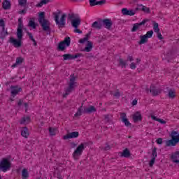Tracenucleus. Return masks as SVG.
<instances>
[{
	"mask_svg": "<svg viewBox=\"0 0 179 179\" xmlns=\"http://www.w3.org/2000/svg\"><path fill=\"white\" fill-rule=\"evenodd\" d=\"M157 38L159 39V40H163V36L162 35V34L160 33V31H159L158 32H157Z\"/></svg>",
	"mask_w": 179,
	"mask_h": 179,
	"instance_id": "3c124183",
	"label": "nucleus"
},
{
	"mask_svg": "<svg viewBox=\"0 0 179 179\" xmlns=\"http://www.w3.org/2000/svg\"><path fill=\"white\" fill-rule=\"evenodd\" d=\"M148 41H149V40L145 35L140 36V41H138V44L140 45H142V44H145V43H148Z\"/></svg>",
	"mask_w": 179,
	"mask_h": 179,
	"instance_id": "cd10ccee",
	"label": "nucleus"
},
{
	"mask_svg": "<svg viewBox=\"0 0 179 179\" xmlns=\"http://www.w3.org/2000/svg\"><path fill=\"white\" fill-rule=\"evenodd\" d=\"M76 87V77L75 74H71L70 76V80L69 83V87L66 90V93L63 95V97H66L70 93H72L75 88Z\"/></svg>",
	"mask_w": 179,
	"mask_h": 179,
	"instance_id": "39448f33",
	"label": "nucleus"
},
{
	"mask_svg": "<svg viewBox=\"0 0 179 179\" xmlns=\"http://www.w3.org/2000/svg\"><path fill=\"white\" fill-rule=\"evenodd\" d=\"M147 22H149V20L145 19V20H143L140 23L134 24L133 27L131 29L132 33H134V31H136V30H138V29H139V27H141V26H143V24H145Z\"/></svg>",
	"mask_w": 179,
	"mask_h": 179,
	"instance_id": "4468645a",
	"label": "nucleus"
},
{
	"mask_svg": "<svg viewBox=\"0 0 179 179\" xmlns=\"http://www.w3.org/2000/svg\"><path fill=\"white\" fill-rule=\"evenodd\" d=\"M21 135L23 138H29L30 134L29 133V129L24 127L21 129Z\"/></svg>",
	"mask_w": 179,
	"mask_h": 179,
	"instance_id": "393cba45",
	"label": "nucleus"
},
{
	"mask_svg": "<svg viewBox=\"0 0 179 179\" xmlns=\"http://www.w3.org/2000/svg\"><path fill=\"white\" fill-rule=\"evenodd\" d=\"M22 104H23V100L20 99L19 101L17 102L18 107H20V106H22Z\"/></svg>",
	"mask_w": 179,
	"mask_h": 179,
	"instance_id": "e2e57ef3",
	"label": "nucleus"
},
{
	"mask_svg": "<svg viewBox=\"0 0 179 179\" xmlns=\"http://www.w3.org/2000/svg\"><path fill=\"white\" fill-rule=\"evenodd\" d=\"M156 162V158H152L151 159V160L149 162V166L150 167H153V164H155V162Z\"/></svg>",
	"mask_w": 179,
	"mask_h": 179,
	"instance_id": "a18cd8bd",
	"label": "nucleus"
},
{
	"mask_svg": "<svg viewBox=\"0 0 179 179\" xmlns=\"http://www.w3.org/2000/svg\"><path fill=\"white\" fill-rule=\"evenodd\" d=\"M136 104H138V100L136 99L133 100V101L131 102V105L136 106Z\"/></svg>",
	"mask_w": 179,
	"mask_h": 179,
	"instance_id": "680f3d73",
	"label": "nucleus"
},
{
	"mask_svg": "<svg viewBox=\"0 0 179 179\" xmlns=\"http://www.w3.org/2000/svg\"><path fill=\"white\" fill-rule=\"evenodd\" d=\"M0 27H2V29L5 27V21L3 20H0Z\"/></svg>",
	"mask_w": 179,
	"mask_h": 179,
	"instance_id": "603ef678",
	"label": "nucleus"
},
{
	"mask_svg": "<svg viewBox=\"0 0 179 179\" xmlns=\"http://www.w3.org/2000/svg\"><path fill=\"white\" fill-rule=\"evenodd\" d=\"M120 157H125L126 159H128L129 157H131V151H129V149L126 148L123 150L122 152H120Z\"/></svg>",
	"mask_w": 179,
	"mask_h": 179,
	"instance_id": "412c9836",
	"label": "nucleus"
},
{
	"mask_svg": "<svg viewBox=\"0 0 179 179\" xmlns=\"http://www.w3.org/2000/svg\"><path fill=\"white\" fill-rule=\"evenodd\" d=\"M20 15H22V13L24 15L26 13V10H22L19 11Z\"/></svg>",
	"mask_w": 179,
	"mask_h": 179,
	"instance_id": "0e129e2a",
	"label": "nucleus"
},
{
	"mask_svg": "<svg viewBox=\"0 0 179 179\" xmlns=\"http://www.w3.org/2000/svg\"><path fill=\"white\" fill-rule=\"evenodd\" d=\"M71 147L72 149H75V148H76V146H78L77 143H75L73 142L70 143Z\"/></svg>",
	"mask_w": 179,
	"mask_h": 179,
	"instance_id": "4d7b16f0",
	"label": "nucleus"
},
{
	"mask_svg": "<svg viewBox=\"0 0 179 179\" xmlns=\"http://www.w3.org/2000/svg\"><path fill=\"white\" fill-rule=\"evenodd\" d=\"M101 22L102 27H104L107 30H111V27H113V21L111 20V19H101Z\"/></svg>",
	"mask_w": 179,
	"mask_h": 179,
	"instance_id": "6e6552de",
	"label": "nucleus"
},
{
	"mask_svg": "<svg viewBox=\"0 0 179 179\" xmlns=\"http://www.w3.org/2000/svg\"><path fill=\"white\" fill-rule=\"evenodd\" d=\"M22 179H27L29 178V171L26 169H22Z\"/></svg>",
	"mask_w": 179,
	"mask_h": 179,
	"instance_id": "473e14b6",
	"label": "nucleus"
},
{
	"mask_svg": "<svg viewBox=\"0 0 179 179\" xmlns=\"http://www.w3.org/2000/svg\"><path fill=\"white\" fill-rule=\"evenodd\" d=\"M76 19L71 20V26L74 29H78L80 26V17H79V15L78 14H76Z\"/></svg>",
	"mask_w": 179,
	"mask_h": 179,
	"instance_id": "f8f14e48",
	"label": "nucleus"
},
{
	"mask_svg": "<svg viewBox=\"0 0 179 179\" xmlns=\"http://www.w3.org/2000/svg\"><path fill=\"white\" fill-rule=\"evenodd\" d=\"M62 42L64 43V45H66V47H69V45H71V38L69 36H67Z\"/></svg>",
	"mask_w": 179,
	"mask_h": 179,
	"instance_id": "2f4dec72",
	"label": "nucleus"
},
{
	"mask_svg": "<svg viewBox=\"0 0 179 179\" xmlns=\"http://www.w3.org/2000/svg\"><path fill=\"white\" fill-rule=\"evenodd\" d=\"M171 140L166 142V146L170 148L171 146H176L179 143V133L178 131H172L169 135Z\"/></svg>",
	"mask_w": 179,
	"mask_h": 179,
	"instance_id": "7ed1b4c3",
	"label": "nucleus"
},
{
	"mask_svg": "<svg viewBox=\"0 0 179 179\" xmlns=\"http://www.w3.org/2000/svg\"><path fill=\"white\" fill-rule=\"evenodd\" d=\"M169 99H174L176 97V92L173 90H170L168 93Z\"/></svg>",
	"mask_w": 179,
	"mask_h": 179,
	"instance_id": "c9c22d12",
	"label": "nucleus"
},
{
	"mask_svg": "<svg viewBox=\"0 0 179 179\" xmlns=\"http://www.w3.org/2000/svg\"><path fill=\"white\" fill-rule=\"evenodd\" d=\"M74 33H78V34H82L83 31L78 28H75Z\"/></svg>",
	"mask_w": 179,
	"mask_h": 179,
	"instance_id": "bf43d9fd",
	"label": "nucleus"
},
{
	"mask_svg": "<svg viewBox=\"0 0 179 179\" xmlns=\"http://www.w3.org/2000/svg\"><path fill=\"white\" fill-rule=\"evenodd\" d=\"M30 122V117L27 116V117H23L20 120V124H29Z\"/></svg>",
	"mask_w": 179,
	"mask_h": 179,
	"instance_id": "c756f323",
	"label": "nucleus"
},
{
	"mask_svg": "<svg viewBox=\"0 0 179 179\" xmlns=\"http://www.w3.org/2000/svg\"><path fill=\"white\" fill-rule=\"evenodd\" d=\"M110 145H108L105 147L104 150H110Z\"/></svg>",
	"mask_w": 179,
	"mask_h": 179,
	"instance_id": "69168bd1",
	"label": "nucleus"
},
{
	"mask_svg": "<svg viewBox=\"0 0 179 179\" xmlns=\"http://www.w3.org/2000/svg\"><path fill=\"white\" fill-rule=\"evenodd\" d=\"M127 62L128 61H129L130 62H132V61H134V57L131 56V55H129L127 57V59L126 60Z\"/></svg>",
	"mask_w": 179,
	"mask_h": 179,
	"instance_id": "864d4df0",
	"label": "nucleus"
},
{
	"mask_svg": "<svg viewBox=\"0 0 179 179\" xmlns=\"http://www.w3.org/2000/svg\"><path fill=\"white\" fill-rule=\"evenodd\" d=\"M143 117L141 112L137 111L133 115V120L134 122H138V121H142Z\"/></svg>",
	"mask_w": 179,
	"mask_h": 179,
	"instance_id": "aec40b11",
	"label": "nucleus"
},
{
	"mask_svg": "<svg viewBox=\"0 0 179 179\" xmlns=\"http://www.w3.org/2000/svg\"><path fill=\"white\" fill-rule=\"evenodd\" d=\"M57 50L58 51H65V50H66V46L64 43L61 41L57 45Z\"/></svg>",
	"mask_w": 179,
	"mask_h": 179,
	"instance_id": "7c9ffc66",
	"label": "nucleus"
},
{
	"mask_svg": "<svg viewBox=\"0 0 179 179\" xmlns=\"http://www.w3.org/2000/svg\"><path fill=\"white\" fill-rule=\"evenodd\" d=\"M24 62V59H23V57H20L16 58L15 63L17 64L18 65H20L23 64Z\"/></svg>",
	"mask_w": 179,
	"mask_h": 179,
	"instance_id": "ea45409f",
	"label": "nucleus"
},
{
	"mask_svg": "<svg viewBox=\"0 0 179 179\" xmlns=\"http://www.w3.org/2000/svg\"><path fill=\"white\" fill-rule=\"evenodd\" d=\"M153 29L155 33H159V31H160V29L159 28V24L157 22L153 23Z\"/></svg>",
	"mask_w": 179,
	"mask_h": 179,
	"instance_id": "58836bf2",
	"label": "nucleus"
},
{
	"mask_svg": "<svg viewBox=\"0 0 179 179\" xmlns=\"http://www.w3.org/2000/svg\"><path fill=\"white\" fill-rule=\"evenodd\" d=\"M157 145H162L163 143V138H159L156 140Z\"/></svg>",
	"mask_w": 179,
	"mask_h": 179,
	"instance_id": "09e8293b",
	"label": "nucleus"
},
{
	"mask_svg": "<svg viewBox=\"0 0 179 179\" xmlns=\"http://www.w3.org/2000/svg\"><path fill=\"white\" fill-rule=\"evenodd\" d=\"M92 28L96 29V30H101V29H103L101 19H99L98 21L94 22L92 24Z\"/></svg>",
	"mask_w": 179,
	"mask_h": 179,
	"instance_id": "2eb2a0df",
	"label": "nucleus"
},
{
	"mask_svg": "<svg viewBox=\"0 0 179 179\" xmlns=\"http://www.w3.org/2000/svg\"><path fill=\"white\" fill-rule=\"evenodd\" d=\"M10 90H11V96L13 97H16L17 94H19V93H20V92H22L23 91V89H22V87L17 86V85H15V86H13L12 85L10 87Z\"/></svg>",
	"mask_w": 179,
	"mask_h": 179,
	"instance_id": "9d476101",
	"label": "nucleus"
},
{
	"mask_svg": "<svg viewBox=\"0 0 179 179\" xmlns=\"http://www.w3.org/2000/svg\"><path fill=\"white\" fill-rule=\"evenodd\" d=\"M104 120L105 121H106V122H110V115H105Z\"/></svg>",
	"mask_w": 179,
	"mask_h": 179,
	"instance_id": "8fccbe9b",
	"label": "nucleus"
},
{
	"mask_svg": "<svg viewBox=\"0 0 179 179\" xmlns=\"http://www.w3.org/2000/svg\"><path fill=\"white\" fill-rule=\"evenodd\" d=\"M107 2L106 0H101L97 1V0H90V6H96V5H104Z\"/></svg>",
	"mask_w": 179,
	"mask_h": 179,
	"instance_id": "f3484780",
	"label": "nucleus"
},
{
	"mask_svg": "<svg viewBox=\"0 0 179 179\" xmlns=\"http://www.w3.org/2000/svg\"><path fill=\"white\" fill-rule=\"evenodd\" d=\"M117 62L119 64V66H121V68H127V66H128V62H127V60H124V59L121 57L117 59Z\"/></svg>",
	"mask_w": 179,
	"mask_h": 179,
	"instance_id": "b1692460",
	"label": "nucleus"
},
{
	"mask_svg": "<svg viewBox=\"0 0 179 179\" xmlns=\"http://www.w3.org/2000/svg\"><path fill=\"white\" fill-rule=\"evenodd\" d=\"M8 30L5 29V27L2 28L1 31L0 32V38L3 40L6 36H8Z\"/></svg>",
	"mask_w": 179,
	"mask_h": 179,
	"instance_id": "c85d7f7f",
	"label": "nucleus"
},
{
	"mask_svg": "<svg viewBox=\"0 0 179 179\" xmlns=\"http://www.w3.org/2000/svg\"><path fill=\"white\" fill-rule=\"evenodd\" d=\"M27 36H29L30 40H33V38H34V37L33 36V34H32V33H30V32H29V31H27Z\"/></svg>",
	"mask_w": 179,
	"mask_h": 179,
	"instance_id": "6e6d98bb",
	"label": "nucleus"
},
{
	"mask_svg": "<svg viewBox=\"0 0 179 179\" xmlns=\"http://www.w3.org/2000/svg\"><path fill=\"white\" fill-rule=\"evenodd\" d=\"M74 17H76V15H75L74 13H71V14L68 15L69 20H72V19H74Z\"/></svg>",
	"mask_w": 179,
	"mask_h": 179,
	"instance_id": "49530a36",
	"label": "nucleus"
},
{
	"mask_svg": "<svg viewBox=\"0 0 179 179\" xmlns=\"http://www.w3.org/2000/svg\"><path fill=\"white\" fill-rule=\"evenodd\" d=\"M171 160H172L173 163H179V151L172 153L171 155Z\"/></svg>",
	"mask_w": 179,
	"mask_h": 179,
	"instance_id": "6ab92c4d",
	"label": "nucleus"
},
{
	"mask_svg": "<svg viewBox=\"0 0 179 179\" xmlns=\"http://www.w3.org/2000/svg\"><path fill=\"white\" fill-rule=\"evenodd\" d=\"M93 50V42L90 41H87V45L83 51H85L86 52H90Z\"/></svg>",
	"mask_w": 179,
	"mask_h": 179,
	"instance_id": "5701e85b",
	"label": "nucleus"
},
{
	"mask_svg": "<svg viewBox=\"0 0 179 179\" xmlns=\"http://www.w3.org/2000/svg\"><path fill=\"white\" fill-rule=\"evenodd\" d=\"M140 6H141V10H143V12H145V13H150V8H149L148 7H146L143 5H141Z\"/></svg>",
	"mask_w": 179,
	"mask_h": 179,
	"instance_id": "e433bc0d",
	"label": "nucleus"
},
{
	"mask_svg": "<svg viewBox=\"0 0 179 179\" xmlns=\"http://www.w3.org/2000/svg\"><path fill=\"white\" fill-rule=\"evenodd\" d=\"M122 13L124 16H134L135 15V12L133 10H128V8H122Z\"/></svg>",
	"mask_w": 179,
	"mask_h": 179,
	"instance_id": "4be33fe9",
	"label": "nucleus"
},
{
	"mask_svg": "<svg viewBox=\"0 0 179 179\" xmlns=\"http://www.w3.org/2000/svg\"><path fill=\"white\" fill-rule=\"evenodd\" d=\"M158 122H159L160 124H162L163 125L167 123L166 120H164L163 119H160V118L158 120Z\"/></svg>",
	"mask_w": 179,
	"mask_h": 179,
	"instance_id": "5fc2aeb1",
	"label": "nucleus"
},
{
	"mask_svg": "<svg viewBox=\"0 0 179 179\" xmlns=\"http://www.w3.org/2000/svg\"><path fill=\"white\" fill-rule=\"evenodd\" d=\"M2 6H3V9H4L5 10H8L9 9H10V1H8V0H4L2 3Z\"/></svg>",
	"mask_w": 179,
	"mask_h": 179,
	"instance_id": "a878e982",
	"label": "nucleus"
},
{
	"mask_svg": "<svg viewBox=\"0 0 179 179\" xmlns=\"http://www.w3.org/2000/svg\"><path fill=\"white\" fill-rule=\"evenodd\" d=\"M151 157L156 159L157 157V148L155 147L152 149Z\"/></svg>",
	"mask_w": 179,
	"mask_h": 179,
	"instance_id": "4c0bfd02",
	"label": "nucleus"
},
{
	"mask_svg": "<svg viewBox=\"0 0 179 179\" xmlns=\"http://www.w3.org/2000/svg\"><path fill=\"white\" fill-rule=\"evenodd\" d=\"M130 68H131V69H136V65L135 64L134 62L131 63Z\"/></svg>",
	"mask_w": 179,
	"mask_h": 179,
	"instance_id": "13d9d810",
	"label": "nucleus"
},
{
	"mask_svg": "<svg viewBox=\"0 0 179 179\" xmlns=\"http://www.w3.org/2000/svg\"><path fill=\"white\" fill-rule=\"evenodd\" d=\"M64 61H68L71 59H76V58H79V57H83L82 53H76V55L64 54L62 55Z\"/></svg>",
	"mask_w": 179,
	"mask_h": 179,
	"instance_id": "1a4fd4ad",
	"label": "nucleus"
},
{
	"mask_svg": "<svg viewBox=\"0 0 179 179\" xmlns=\"http://www.w3.org/2000/svg\"><path fill=\"white\" fill-rule=\"evenodd\" d=\"M120 118H121L122 122H124L125 127L131 126V122H129V120H128V118H127V113H120Z\"/></svg>",
	"mask_w": 179,
	"mask_h": 179,
	"instance_id": "ddd939ff",
	"label": "nucleus"
},
{
	"mask_svg": "<svg viewBox=\"0 0 179 179\" xmlns=\"http://www.w3.org/2000/svg\"><path fill=\"white\" fill-rule=\"evenodd\" d=\"M49 0H41L40 3L36 5V8H41L43 5H47Z\"/></svg>",
	"mask_w": 179,
	"mask_h": 179,
	"instance_id": "72a5a7b5",
	"label": "nucleus"
},
{
	"mask_svg": "<svg viewBox=\"0 0 179 179\" xmlns=\"http://www.w3.org/2000/svg\"><path fill=\"white\" fill-rule=\"evenodd\" d=\"M78 137H79V131H73L64 136L63 139H64V141H66V139H73L75 138H78Z\"/></svg>",
	"mask_w": 179,
	"mask_h": 179,
	"instance_id": "9b49d317",
	"label": "nucleus"
},
{
	"mask_svg": "<svg viewBox=\"0 0 179 179\" xmlns=\"http://www.w3.org/2000/svg\"><path fill=\"white\" fill-rule=\"evenodd\" d=\"M136 61L137 62V64H139V62H141V59H136Z\"/></svg>",
	"mask_w": 179,
	"mask_h": 179,
	"instance_id": "774afa93",
	"label": "nucleus"
},
{
	"mask_svg": "<svg viewBox=\"0 0 179 179\" xmlns=\"http://www.w3.org/2000/svg\"><path fill=\"white\" fill-rule=\"evenodd\" d=\"M23 21L22 18L18 19V27L17 29V39L13 37H10L8 42L13 44L15 48H20L23 44Z\"/></svg>",
	"mask_w": 179,
	"mask_h": 179,
	"instance_id": "f257e3e1",
	"label": "nucleus"
},
{
	"mask_svg": "<svg viewBox=\"0 0 179 179\" xmlns=\"http://www.w3.org/2000/svg\"><path fill=\"white\" fill-rule=\"evenodd\" d=\"M12 168V162H10V158L4 157L2 158L0 162V170L3 173H6Z\"/></svg>",
	"mask_w": 179,
	"mask_h": 179,
	"instance_id": "423d86ee",
	"label": "nucleus"
},
{
	"mask_svg": "<svg viewBox=\"0 0 179 179\" xmlns=\"http://www.w3.org/2000/svg\"><path fill=\"white\" fill-rule=\"evenodd\" d=\"M114 97H120L121 96V93H120V91L118 90H116V92L113 94Z\"/></svg>",
	"mask_w": 179,
	"mask_h": 179,
	"instance_id": "de8ad7c7",
	"label": "nucleus"
},
{
	"mask_svg": "<svg viewBox=\"0 0 179 179\" xmlns=\"http://www.w3.org/2000/svg\"><path fill=\"white\" fill-rule=\"evenodd\" d=\"M19 2V5H20V6H24V5H26V3H27V0H18Z\"/></svg>",
	"mask_w": 179,
	"mask_h": 179,
	"instance_id": "c03bdc74",
	"label": "nucleus"
},
{
	"mask_svg": "<svg viewBox=\"0 0 179 179\" xmlns=\"http://www.w3.org/2000/svg\"><path fill=\"white\" fill-rule=\"evenodd\" d=\"M150 92L152 96H157L162 93V90L156 88V87L151 85L150 87Z\"/></svg>",
	"mask_w": 179,
	"mask_h": 179,
	"instance_id": "a211bd4d",
	"label": "nucleus"
},
{
	"mask_svg": "<svg viewBox=\"0 0 179 179\" xmlns=\"http://www.w3.org/2000/svg\"><path fill=\"white\" fill-rule=\"evenodd\" d=\"M49 133L51 136H55V129L52 127H49Z\"/></svg>",
	"mask_w": 179,
	"mask_h": 179,
	"instance_id": "37998d69",
	"label": "nucleus"
},
{
	"mask_svg": "<svg viewBox=\"0 0 179 179\" xmlns=\"http://www.w3.org/2000/svg\"><path fill=\"white\" fill-rule=\"evenodd\" d=\"M28 26H29V27H32V29H36L37 25L36 24V22H34V19H33V20L31 19L29 20Z\"/></svg>",
	"mask_w": 179,
	"mask_h": 179,
	"instance_id": "f704fd0d",
	"label": "nucleus"
},
{
	"mask_svg": "<svg viewBox=\"0 0 179 179\" xmlns=\"http://www.w3.org/2000/svg\"><path fill=\"white\" fill-rule=\"evenodd\" d=\"M91 34H92V31H90L88 34L85 35V37H84L83 38H80L78 43H80V44H83L84 43H85V41H87V40L90 38Z\"/></svg>",
	"mask_w": 179,
	"mask_h": 179,
	"instance_id": "bb28decb",
	"label": "nucleus"
},
{
	"mask_svg": "<svg viewBox=\"0 0 179 179\" xmlns=\"http://www.w3.org/2000/svg\"><path fill=\"white\" fill-rule=\"evenodd\" d=\"M96 111H97L96 107L90 106L88 108H85L83 113V114H92V113H96Z\"/></svg>",
	"mask_w": 179,
	"mask_h": 179,
	"instance_id": "dca6fc26",
	"label": "nucleus"
},
{
	"mask_svg": "<svg viewBox=\"0 0 179 179\" xmlns=\"http://www.w3.org/2000/svg\"><path fill=\"white\" fill-rule=\"evenodd\" d=\"M32 41H33V43H34V47H36V45H37V41H36V39H34V40Z\"/></svg>",
	"mask_w": 179,
	"mask_h": 179,
	"instance_id": "338daca9",
	"label": "nucleus"
},
{
	"mask_svg": "<svg viewBox=\"0 0 179 179\" xmlns=\"http://www.w3.org/2000/svg\"><path fill=\"white\" fill-rule=\"evenodd\" d=\"M144 36L148 38H152L153 36V30L148 31Z\"/></svg>",
	"mask_w": 179,
	"mask_h": 179,
	"instance_id": "79ce46f5",
	"label": "nucleus"
},
{
	"mask_svg": "<svg viewBox=\"0 0 179 179\" xmlns=\"http://www.w3.org/2000/svg\"><path fill=\"white\" fill-rule=\"evenodd\" d=\"M59 13H53L54 19L57 26H58V29H64L66 22V14H62L59 20Z\"/></svg>",
	"mask_w": 179,
	"mask_h": 179,
	"instance_id": "20e7f679",
	"label": "nucleus"
},
{
	"mask_svg": "<svg viewBox=\"0 0 179 179\" xmlns=\"http://www.w3.org/2000/svg\"><path fill=\"white\" fill-rule=\"evenodd\" d=\"M38 22L41 24L43 31H46L47 34H51V23L48 20L45 19V13L41 12L38 18Z\"/></svg>",
	"mask_w": 179,
	"mask_h": 179,
	"instance_id": "f03ea898",
	"label": "nucleus"
},
{
	"mask_svg": "<svg viewBox=\"0 0 179 179\" xmlns=\"http://www.w3.org/2000/svg\"><path fill=\"white\" fill-rule=\"evenodd\" d=\"M82 107H83V105L78 108L77 113L74 115L75 117H80L82 115Z\"/></svg>",
	"mask_w": 179,
	"mask_h": 179,
	"instance_id": "a19ab883",
	"label": "nucleus"
},
{
	"mask_svg": "<svg viewBox=\"0 0 179 179\" xmlns=\"http://www.w3.org/2000/svg\"><path fill=\"white\" fill-rule=\"evenodd\" d=\"M85 150V143L80 144L73 153V157L75 160L78 159L79 156H82L83 150Z\"/></svg>",
	"mask_w": 179,
	"mask_h": 179,
	"instance_id": "0eeeda50",
	"label": "nucleus"
},
{
	"mask_svg": "<svg viewBox=\"0 0 179 179\" xmlns=\"http://www.w3.org/2000/svg\"><path fill=\"white\" fill-rule=\"evenodd\" d=\"M151 118L152 120H154V121H157L159 122V118H158L157 117L155 116V115H151Z\"/></svg>",
	"mask_w": 179,
	"mask_h": 179,
	"instance_id": "052dcab7",
	"label": "nucleus"
}]
</instances>
